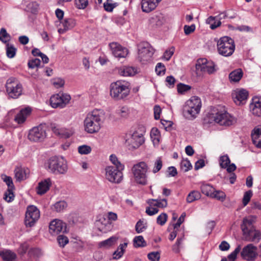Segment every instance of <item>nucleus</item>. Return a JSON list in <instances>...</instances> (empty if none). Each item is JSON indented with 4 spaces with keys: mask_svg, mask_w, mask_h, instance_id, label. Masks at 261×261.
<instances>
[{
    "mask_svg": "<svg viewBox=\"0 0 261 261\" xmlns=\"http://www.w3.org/2000/svg\"><path fill=\"white\" fill-rule=\"evenodd\" d=\"M219 162L220 166L222 168H226L230 163V161L227 155L221 156Z\"/></svg>",
    "mask_w": 261,
    "mask_h": 261,
    "instance_id": "de8ad7c7",
    "label": "nucleus"
},
{
    "mask_svg": "<svg viewBox=\"0 0 261 261\" xmlns=\"http://www.w3.org/2000/svg\"><path fill=\"white\" fill-rule=\"evenodd\" d=\"M217 46L218 53L224 57L231 56L235 50L233 40L228 36L220 38L217 41Z\"/></svg>",
    "mask_w": 261,
    "mask_h": 261,
    "instance_id": "423d86ee",
    "label": "nucleus"
},
{
    "mask_svg": "<svg viewBox=\"0 0 261 261\" xmlns=\"http://www.w3.org/2000/svg\"><path fill=\"white\" fill-rule=\"evenodd\" d=\"M96 225L99 230L104 233L109 231L111 227V223L108 220L106 219L104 217H102L97 221Z\"/></svg>",
    "mask_w": 261,
    "mask_h": 261,
    "instance_id": "bb28decb",
    "label": "nucleus"
},
{
    "mask_svg": "<svg viewBox=\"0 0 261 261\" xmlns=\"http://www.w3.org/2000/svg\"><path fill=\"white\" fill-rule=\"evenodd\" d=\"M201 102L200 98L192 96L185 103L183 108L184 116L189 120L195 119L200 112Z\"/></svg>",
    "mask_w": 261,
    "mask_h": 261,
    "instance_id": "20e7f679",
    "label": "nucleus"
},
{
    "mask_svg": "<svg viewBox=\"0 0 261 261\" xmlns=\"http://www.w3.org/2000/svg\"><path fill=\"white\" fill-rule=\"evenodd\" d=\"M159 212V210L157 207H154V206H149L146 207V213L149 216H152L158 213Z\"/></svg>",
    "mask_w": 261,
    "mask_h": 261,
    "instance_id": "774afa93",
    "label": "nucleus"
},
{
    "mask_svg": "<svg viewBox=\"0 0 261 261\" xmlns=\"http://www.w3.org/2000/svg\"><path fill=\"white\" fill-rule=\"evenodd\" d=\"M257 248L252 244H249L245 246L241 252L242 258L248 261H253L256 258Z\"/></svg>",
    "mask_w": 261,
    "mask_h": 261,
    "instance_id": "dca6fc26",
    "label": "nucleus"
},
{
    "mask_svg": "<svg viewBox=\"0 0 261 261\" xmlns=\"http://www.w3.org/2000/svg\"><path fill=\"white\" fill-rule=\"evenodd\" d=\"M210 118L220 124L224 126H230L237 122V119L225 110L219 111L216 113L210 114Z\"/></svg>",
    "mask_w": 261,
    "mask_h": 261,
    "instance_id": "0eeeda50",
    "label": "nucleus"
},
{
    "mask_svg": "<svg viewBox=\"0 0 261 261\" xmlns=\"http://www.w3.org/2000/svg\"><path fill=\"white\" fill-rule=\"evenodd\" d=\"M137 72V69L133 67L123 66L118 69V73L122 76H133Z\"/></svg>",
    "mask_w": 261,
    "mask_h": 261,
    "instance_id": "c756f323",
    "label": "nucleus"
},
{
    "mask_svg": "<svg viewBox=\"0 0 261 261\" xmlns=\"http://www.w3.org/2000/svg\"><path fill=\"white\" fill-rule=\"evenodd\" d=\"M59 244L61 247H64L68 243V239L63 235H60L57 238Z\"/></svg>",
    "mask_w": 261,
    "mask_h": 261,
    "instance_id": "052dcab7",
    "label": "nucleus"
},
{
    "mask_svg": "<svg viewBox=\"0 0 261 261\" xmlns=\"http://www.w3.org/2000/svg\"><path fill=\"white\" fill-rule=\"evenodd\" d=\"M127 246V243H124L123 244H121L118 246L117 250H116L113 253V257L114 259H118L121 258L123 255L125 249Z\"/></svg>",
    "mask_w": 261,
    "mask_h": 261,
    "instance_id": "2f4dec72",
    "label": "nucleus"
},
{
    "mask_svg": "<svg viewBox=\"0 0 261 261\" xmlns=\"http://www.w3.org/2000/svg\"><path fill=\"white\" fill-rule=\"evenodd\" d=\"M51 185V180L50 178L45 179L38 184L37 188V193L39 195H43L46 193Z\"/></svg>",
    "mask_w": 261,
    "mask_h": 261,
    "instance_id": "b1692460",
    "label": "nucleus"
},
{
    "mask_svg": "<svg viewBox=\"0 0 261 261\" xmlns=\"http://www.w3.org/2000/svg\"><path fill=\"white\" fill-rule=\"evenodd\" d=\"M41 63L40 59L35 58L29 61L28 65L30 68L33 69L35 67H38Z\"/></svg>",
    "mask_w": 261,
    "mask_h": 261,
    "instance_id": "5fc2aeb1",
    "label": "nucleus"
},
{
    "mask_svg": "<svg viewBox=\"0 0 261 261\" xmlns=\"http://www.w3.org/2000/svg\"><path fill=\"white\" fill-rule=\"evenodd\" d=\"M201 197V194L197 191H192L188 195L187 197V202L191 203L195 200L199 199Z\"/></svg>",
    "mask_w": 261,
    "mask_h": 261,
    "instance_id": "e433bc0d",
    "label": "nucleus"
},
{
    "mask_svg": "<svg viewBox=\"0 0 261 261\" xmlns=\"http://www.w3.org/2000/svg\"><path fill=\"white\" fill-rule=\"evenodd\" d=\"M163 166V162L161 158L159 157L155 160L154 164V167L152 170V172L154 173H157L159 172L161 169L162 168Z\"/></svg>",
    "mask_w": 261,
    "mask_h": 261,
    "instance_id": "09e8293b",
    "label": "nucleus"
},
{
    "mask_svg": "<svg viewBox=\"0 0 261 261\" xmlns=\"http://www.w3.org/2000/svg\"><path fill=\"white\" fill-rule=\"evenodd\" d=\"M133 242L134 246L136 248L143 247L146 246V243L142 236L135 237Z\"/></svg>",
    "mask_w": 261,
    "mask_h": 261,
    "instance_id": "ea45409f",
    "label": "nucleus"
},
{
    "mask_svg": "<svg viewBox=\"0 0 261 261\" xmlns=\"http://www.w3.org/2000/svg\"><path fill=\"white\" fill-rule=\"evenodd\" d=\"M70 96L66 93H61L53 95L50 98V104L53 108H63L70 101Z\"/></svg>",
    "mask_w": 261,
    "mask_h": 261,
    "instance_id": "4468645a",
    "label": "nucleus"
},
{
    "mask_svg": "<svg viewBox=\"0 0 261 261\" xmlns=\"http://www.w3.org/2000/svg\"><path fill=\"white\" fill-rule=\"evenodd\" d=\"M14 188H8L4 194V199L7 202H11L14 199V194L13 192Z\"/></svg>",
    "mask_w": 261,
    "mask_h": 261,
    "instance_id": "a18cd8bd",
    "label": "nucleus"
},
{
    "mask_svg": "<svg viewBox=\"0 0 261 261\" xmlns=\"http://www.w3.org/2000/svg\"><path fill=\"white\" fill-rule=\"evenodd\" d=\"M159 134L160 132L156 128H152L150 132L151 138L153 139V141L156 142H159Z\"/></svg>",
    "mask_w": 261,
    "mask_h": 261,
    "instance_id": "13d9d810",
    "label": "nucleus"
},
{
    "mask_svg": "<svg viewBox=\"0 0 261 261\" xmlns=\"http://www.w3.org/2000/svg\"><path fill=\"white\" fill-rule=\"evenodd\" d=\"M6 91L9 96L13 98H17L21 95L22 87L16 78H9L6 84Z\"/></svg>",
    "mask_w": 261,
    "mask_h": 261,
    "instance_id": "1a4fd4ad",
    "label": "nucleus"
},
{
    "mask_svg": "<svg viewBox=\"0 0 261 261\" xmlns=\"http://www.w3.org/2000/svg\"><path fill=\"white\" fill-rule=\"evenodd\" d=\"M30 170L28 168L17 167L14 170L15 177L17 181H21L28 177Z\"/></svg>",
    "mask_w": 261,
    "mask_h": 261,
    "instance_id": "412c9836",
    "label": "nucleus"
},
{
    "mask_svg": "<svg viewBox=\"0 0 261 261\" xmlns=\"http://www.w3.org/2000/svg\"><path fill=\"white\" fill-rule=\"evenodd\" d=\"M212 198H215L218 200L221 201H223L225 199L226 195L225 194L222 192V191H214L212 195L211 196Z\"/></svg>",
    "mask_w": 261,
    "mask_h": 261,
    "instance_id": "c03bdc74",
    "label": "nucleus"
},
{
    "mask_svg": "<svg viewBox=\"0 0 261 261\" xmlns=\"http://www.w3.org/2000/svg\"><path fill=\"white\" fill-rule=\"evenodd\" d=\"M191 87L188 85H186L182 83H179L177 85V91L181 94H185L186 92L190 90Z\"/></svg>",
    "mask_w": 261,
    "mask_h": 261,
    "instance_id": "49530a36",
    "label": "nucleus"
},
{
    "mask_svg": "<svg viewBox=\"0 0 261 261\" xmlns=\"http://www.w3.org/2000/svg\"><path fill=\"white\" fill-rule=\"evenodd\" d=\"M161 0H142V9L143 12L149 13L154 10Z\"/></svg>",
    "mask_w": 261,
    "mask_h": 261,
    "instance_id": "5701e85b",
    "label": "nucleus"
},
{
    "mask_svg": "<svg viewBox=\"0 0 261 261\" xmlns=\"http://www.w3.org/2000/svg\"><path fill=\"white\" fill-rule=\"evenodd\" d=\"M6 44V54L9 58H12L15 57L16 52V48L13 44L9 43Z\"/></svg>",
    "mask_w": 261,
    "mask_h": 261,
    "instance_id": "79ce46f5",
    "label": "nucleus"
},
{
    "mask_svg": "<svg viewBox=\"0 0 261 261\" xmlns=\"http://www.w3.org/2000/svg\"><path fill=\"white\" fill-rule=\"evenodd\" d=\"M40 218V211L34 205L27 207L25 213V223L27 227H32Z\"/></svg>",
    "mask_w": 261,
    "mask_h": 261,
    "instance_id": "2eb2a0df",
    "label": "nucleus"
},
{
    "mask_svg": "<svg viewBox=\"0 0 261 261\" xmlns=\"http://www.w3.org/2000/svg\"><path fill=\"white\" fill-rule=\"evenodd\" d=\"M54 133L60 137L65 139L69 138L72 134L71 131L63 128H55L54 129Z\"/></svg>",
    "mask_w": 261,
    "mask_h": 261,
    "instance_id": "473e14b6",
    "label": "nucleus"
},
{
    "mask_svg": "<svg viewBox=\"0 0 261 261\" xmlns=\"http://www.w3.org/2000/svg\"><path fill=\"white\" fill-rule=\"evenodd\" d=\"M153 53V48L147 42H141L138 46V59L143 64L150 60Z\"/></svg>",
    "mask_w": 261,
    "mask_h": 261,
    "instance_id": "9d476101",
    "label": "nucleus"
},
{
    "mask_svg": "<svg viewBox=\"0 0 261 261\" xmlns=\"http://www.w3.org/2000/svg\"><path fill=\"white\" fill-rule=\"evenodd\" d=\"M243 75V72L241 68L231 71L229 74V79L231 83L239 82Z\"/></svg>",
    "mask_w": 261,
    "mask_h": 261,
    "instance_id": "c85d7f7f",
    "label": "nucleus"
},
{
    "mask_svg": "<svg viewBox=\"0 0 261 261\" xmlns=\"http://www.w3.org/2000/svg\"><path fill=\"white\" fill-rule=\"evenodd\" d=\"M76 24L75 20L72 18L65 19L62 22L63 28H60L58 30L60 34H63L69 30L73 28Z\"/></svg>",
    "mask_w": 261,
    "mask_h": 261,
    "instance_id": "393cba45",
    "label": "nucleus"
},
{
    "mask_svg": "<svg viewBox=\"0 0 261 261\" xmlns=\"http://www.w3.org/2000/svg\"><path fill=\"white\" fill-rule=\"evenodd\" d=\"M53 85L57 88L63 87L65 84V81L61 78H56L53 80Z\"/></svg>",
    "mask_w": 261,
    "mask_h": 261,
    "instance_id": "680f3d73",
    "label": "nucleus"
},
{
    "mask_svg": "<svg viewBox=\"0 0 261 261\" xmlns=\"http://www.w3.org/2000/svg\"><path fill=\"white\" fill-rule=\"evenodd\" d=\"M168 216L166 213H162L159 215L156 219V222L160 225H163L167 221Z\"/></svg>",
    "mask_w": 261,
    "mask_h": 261,
    "instance_id": "6e6d98bb",
    "label": "nucleus"
},
{
    "mask_svg": "<svg viewBox=\"0 0 261 261\" xmlns=\"http://www.w3.org/2000/svg\"><path fill=\"white\" fill-rule=\"evenodd\" d=\"M105 120L103 110L95 109L89 113L84 120L85 130L88 133L94 134L99 132Z\"/></svg>",
    "mask_w": 261,
    "mask_h": 261,
    "instance_id": "f257e3e1",
    "label": "nucleus"
},
{
    "mask_svg": "<svg viewBox=\"0 0 261 261\" xmlns=\"http://www.w3.org/2000/svg\"><path fill=\"white\" fill-rule=\"evenodd\" d=\"M148 170L147 164L141 162L135 165L132 168V172L135 181L139 184L145 185L147 183L146 173Z\"/></svg>",
    "mask_w": 261,
    "mask_h": 261,
    "instance_id": "6e6552de",
    "label": "nucleus"
},
{
    "mask_svg": "<svg viewBox=\"0 0 261 261\" xmlns=\"http://www.w3.org/2000/svg\"><path fill=\"white\" fill-rule=\"evenodd\" d=\"M91 147L86 145H81L78 147V151L81 154H88L91 152Z\"/></svg>",
    "mask_w": 261,
    "mask_h": 261,
    "instance_id": "603ef678",
    "label": "nucleus"
},
{
    "mask_svg": "<svg viewBox=\"0 0 261 261\" xmlns=\"http://www.w3.org/2000/svg\"><path fill=\"white\" fill-rule=\"evenodd\" d=\"M46 126L45 124H41L34 127L30 130L28 137L29 140L33 142H41L46 137Z\"/></svg>",
    "mask_w": 261,
    "mask_h": 261,
    "instance_id": "ddd939ff",
    "label": "nucleus"
},
{
    "mask_svg": "<svg viewBox=\"0 0 261 261\" xmlns=\"http://www.w3.org/2000/svg\"><path fill=\"white\" fill-rule=\"evenodd\" d=\"M200 189L203 194L210 197H211L215 190L212 186L208 184L202 185Z\"/></svg>",
    "mask_w": 261,
    "mask_h": 261,
    "instance_id": "4c0bfd02",
    "label": "nucleus"
},
{
    "mask_svg": "<svg viewBox=\"0 0 261 261\" xmlns=\"http://www.w3.org/2000/svg\"><path fill=\"white\" fill-rule=\"evenodd\" d=\"M196 68L197 70H200L208 74H212L216 71L214 63L208 62L206 59L198 60Z\"/></svg>",
    "mask_w": 261,
    "mask_h": 261,
    "instance_id": "f3484780",
    "label": "nucleus"
},
{
    "mask_svg": "<svg viewBox=\"0 0 261 261\" xmlns=\"http://www.w3.org/2000/svg\"><path fill=\"white\" fill-rule=\"evenodd\" d=\"M66 225L62 220L55 219L51 221L49 226V232L52 235H57L60 232H65Z\"/></svg>",
    "mask_w": 261,
    "mask_h": 261,
    "instance_id": "a211bd4d",
    "label": "nucleus"
},
{
    "mask_svg": "<svg viewBox=\"0 0 261 261\" xmlns=\"http://www.w3.org/2000/svg\"><path fill=\"white\" fill-rule=\"evenodd\" d=\"M110 0L107 1L103 4V7L106 11L108 12H112L114 8L116 6V4L110 3Z\"/></svg>",
    "mask_w": 261,
    "mask_h": 261,
    "instance_id": "0e129e2a",
    "label": "nucleus"
},
{
    "mask_svg": "<svg viewBox=\"0 0 261 261\" xmlns=\"http://www.w3.org/2000/svg\"><path fill=\"white\" fill-rule=\"evenodd\" d=\"M195 24H192L191 25H185L184 27L185 34L186 35L191 34L195 31Z\"/></svg>",
    "mask_w": 261,
    "mask_h": 261,
    "instance_id": "338daca9",
    "label": "nucleus"
},
{
    "mask_svg": "<svg viewBox=\"0 0 261 261\" xmlns=\"http://www.w3.org/2000/svg\"><path fill=\"white\" fill-rule=\"evenodd\" d=\"M31 110L29 108H26L21 110L16 115L14 118V120L18 124L23 123L28 116L30 114Z\"/></svg>",
    "mask_w": 261,
    "mask_h": 261,
    "instance_id": "a878e982",
    "label": "nucleus"
},
{
    "mask_svg": "<svg viewBox=\"0 0 261 261\" xmlns=\"http://www.w3.org/2000/svg\"><path fill=\"white\" fill-rule=\"evenodd\" d=\"M148 258L151 261H159L160 258V253L156 252H151L148 254Z\"/></svg>",
    "mask_w": 261,
    "mask_h": 261,
    "instance_id": "4d7b16f0",
    "label": "nucleus"
},
{
    "mask_svg": "<svg viewBox=\"0 0 261 261\" xmlns=\"http://www.w3.org/2000/svg\"><path fill=\"white\" fill-rule=\"evenodd\" d=\"M192 166L188 160H183L180 163V168L184 172H187L190 170Z\"/></svg>",
    "mask_w": 261,
    "mask_h": 261,
    "instance_id": "8fccbe9b",
    "label": "nucleus"
},
{
    "mask_svg": "<svg viewBox=\"0 0 261 261\" xmlns=\"http://www.w3.org/2000/svg\"><path fill=\"white\" fill-rule=\"evenodd\" d=\"M0 255L5 261H15L16 257V254L9 250L0 252Z\"/></svg>",
    "mask_w": 261,
    "mask_h": 261,
    "instance_id": "72a5a7b5",
    "label": "nucleus"
},
{
    "mask_svg": "<svg viewBox=\"0 0 261 261\" xmlns=\"http://www.w3.org/2000/svg\"><path fill=\"white\" fill-rule=\"evenodd\" d=\"M47 170L55 175L65 174L68 171L66 160L62 156H53L46 163Z\"/></svg>",
    "mask_w": 261,
    "mask_h": 261,
    "instance_id": "7ed1b4c3",
    "label": "nucleus"
},
{
    "mask_svg": "<svg viewBox=\"0 0 261 261\" xmlns=\"http://www.w3.org/2000/svg\"><path fill=\"white\" fill-rule=\"evenodd\" d=\"M130 84L124 81H117L110 85V95L116 100L125 98L130 92Z\"/></svg>",
    "mask_w": 261,
    "mask_h": 261,
    "instance_id": "39448f33",
    "label": "nucleus"
},
{
    "mask_svg": "<svg viewBox=\"0 0 261 261\" xmlns=\"http://www.w3.org/2000/svg\"><path fill=\"white\" fill-rule=\"evenodd\" d=\"M252 195V192L251 190L248 191L244 193L243 198V203L244 206H246L249 203Z\"/></svg>",
    "mask_w": 261,
    "mask_h": 261,
    "instance_id": "bf43d9fd",
    "label": "nucleus"
},
{
    "mask_svg": "<svg viewBox=\"0 0 261 261\" xmlns=\"http://www.w3.org/2000/svg\"><path fill=\"white\" fill-rule=\"evenodd\" d=\"M251 219L244 218L241 227L243 239L246 241L258 243L261 239V232L254 228Z\"/></svg>",
    "mask_w": 261,
    "mask_h": 261,
    "instance_id": "f03ea898",
    "label": "nucleus"
},
{
    "mask_svg": "<svg viewBox=\"0 0 261 261\" xmlns=\"http://www.w3.org/2000/svg\"><path fill=\"white\" fill-rule=\"evenodd\" d=\"M251 138L253 144L256 147L261 148V126L254 128L251 132Z\"/></svg>",
    "mask_w": 261,
    "mask_h": 261,
    "instance_id": "4be33fe9",
    "label": "nucleus"
},
{
    "mask_svg": "<svg viewBox=\"0 0 261 261\" xmlns=\"http://www.w3.org/2000/svg\"><path fill=\"white\" fill-rule=\"evenodd\" d=\"M67 207V203L65 201H59L56 202L52 206L51 209L57 212L63 211Z\"/></svg>",
    "mask_w": 261,
    "mask_h": 261,
    "instance_id": "c9c22d12",
    "label": "nucleus"
},
{
    "mask_svg": "<svg viewBox=\"0 0 261 261\" xmlns=\"http://www.w3.org/2000/svg\"><path fill=\"white\" fill-rule=\"evenodd\" d=\"M206 23L210 25V28L212 30H214L216 29L217 27H219L221 22L220 20L217 19L216 17L210 16L206 19Z\"/></svg>",
    "mask_w": 261,
    "mask_h": 261,
    "instance_id": "f704fd0d",
    "label": "nucleus"
},
{
    "mask_svg": "<svg viewBox=\"0 0 261 261\" xmlns=\"http://www.w3.org/2000/svg\"><path fill=\"white\" fill-rule=\"evenodd\" d=\"M75 4L77 8L84 9L87 7L88 5V0H75Z\"/></svg>",
    "mask_w": 261,
    "mask_h": 261,
    "instance_id": "864d4df0",
    "label": "nucleus"
},
{
    "mask_svg": "<svg viewBox=\"0 0 261 261\" xmlns=\"http://www.w3.org/2000/svg\"><path fill=\"white\" fill-rule=\"evenodd\" d=\"M144 133L145 129L143 126L134 131L130 137L126 140L129 149L138 148L144 143L143 135Z\"/></svg>",
    "mask_w": 261,
    "mask_h": 261,
    "instance_id": "9b49d317",
    "label": "nucleus"
},
{
    "mask_svg": "<svg viewBox=\"0 0 261 261\" xmlns=\"http://www.w3.org/2000/svg\"><path fill=\"white\" fill-rule=\"evenodd\" d=\"M250 109L252 114L261 117V98L254 97L250 105Z\"/></svg>",
    "mask_w": 261,
    "mask_h": 261,
    "instance_id": "aec40b11",
    "label": "nucleus"
},
{
    "mask_svg": "<svg viewBox=\"0 0 261 261\" xmlns=\"http://www.w3.org/2000/svg\"><path fill=\"white\" fill-rule=\"evenodd\" d=\"M241 246L238 245L235 250L228 255V258L230 261H234L237 258L238 254L241 251Z\"/></svg>",
    "mask_w": 261,
    "mask_h": 261,
    "instance_id": "3c124183",
    "label": "nucleus"
},
{
    "mask_svg": "<svg viewBox=\"0 0 261 261\" xmlns=\"http://www.w3.org/2000/svg\"><path fill=\"white\" fill-rule=\"evenodd\" d=\"M183 240V237L178 238L176 242L172 246V250L174 252L177 253L179 252V246L181 244Z\"/></svg>",
    "mask_w": 261,
    "mask_h": 261,
    "instance_id": "69168bd1",
    "label": "nucleus"
},
{
    "mask_svg": "<svg viewBox=\"0 0 261 261\" xmlns=\"http://www.w3.org/2000/svg\"><path fill=\"white\" fill-rule=\"evenodd\" d=\"M129 113V109L126 107L119 108L116 111V114L122 118H126Z\"/></svg>",
    "mask_w": 261,
    "mask_h": 261,
    "instance_id": "37998d69",
    "label": "nucleus"
},
{
    "mask_svg": "<svg viewBox=\"0 0 261 261\" xmlns=\"http://www.w3.org/2000/svg\"><path fill=\"white\" fill-rule=\"evenodd\" d=\"M166 68L163 64L158 63L155 67V71L158 75H161L162 73L165 74Z\"/></svg>",
    "mask_w": 261,
    "mask_h": 261,
    "instance_id": "e2e57ef3",
    "label": "nucleus"
},
{
    "mask_svg": "<svg viewBox=\"0 0 261 261\" xmlns=\"http://www.w3.org/2000/svg\"><path fill=\"white\" fill-rule=\"evenodd\" d=\"M113 55L118 59L125 58L128 54V50L116 42H112L109 44Z\"/></svg>",
    "mask_w": 261,
    "mask_h": 261,
    "instance_id": "6ab92c4d",
    "label": "nucleus"
},
{
    "mask_svg": "<svg viewBox=\"0 0 261 261\" xmlns=\"http://www.w3.org/2000/svg\"><path fill=\"white\" fill-rule=\"evenodd\" d=\"M117 238L115 237H112L108 239L99 243L100 247H109L113 245L116 242Z\"/></svg>",
    "mask_w": 261,
    "mask_h": 261,
    "instance_id": "58836bf2",
    "label": "nucleus"
},
{
    "mask_svg": "<svg viewBox=\"0 0 261 261\" xmlns=\"http://www.w3.org/2000/svg\"><path fill=\"white\" fill-rule=\"evenodd\" d=\"M147 203L150 206H154L157 208H164L167 206V201L166 199H162L161 200L151 199L148 200Z\"/></svg>",
    "mask_w": 261,
    "mask_h": 261,
    "instance_id": "7c9ffc66",
    "label": "nucleus"
},
{
    "mask_svg": "<svg viewBox=\"0 0 261 261\" xmlns=\"http://www.w3.org/2000/svg\"><path fill=\"white\" fill-rule=\"evenodd\" d=\"M248 96V92L245 89H241L236 92L235 96H234V101L237 105H240L241 102L247 99Z\"/></svg>",
    "mask_w": 261,
    "mask_h": 261,
    "instance_id": "cd10ccee",
    "label": "nucleus"
},
{
    "mask_svg": "<svg viewBox=\"0 0 261 261\" xmlns=\"http://www.w3.org/2000/svg\"><path fill=\"white\" fill-rule=\"evenodd\" d=\"M124 169V165L119 164L118 168L114 166H108L106 168V178L112 182L119 183L122 179V171Z\"/></svg>",
    "mask_w": 261,
    "mask_h": 261,
    "instance_id": "f8f14e48",
    "label": "nucleus"
},
{
    "mask_svg": "<svg viewBox=\"0 0 261 261\" xmlns=\"http://www.w3.org/2000/svg\"><path fill=\"white\" fill-rule=\"evenodd\" d=\"M11 40L10 35L7 32L5 28H2L0 30V41L4 43H9Z\"/></svg>",
    "mask_w": 261,
    "mask_h": 261,
    "instance_id": "a19ab883",
    "label": "nucleus"
}]
</instances>
